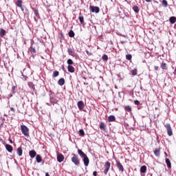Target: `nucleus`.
<instances>
[{"mask_svg":"<svg viewBox=\"0 0 176 176\" xmlns=\"http://www.w3.org/2000/svg\"><path fill=\"white\" fill-rule=\"evenodd\" d=\"M78 153L80 157L82 158L84 166H85V167H87V166H89V163H90V160L89 159V157H87V155L79 148L78 149Z\"/></svg>","mask_w":176,"mask_h":176,"instance_id":"obj_1","label":"nucleus"},{"mask_svg":"<svg viewBox=\"0 0 176 176\" xmlns=\"http://www.w3.org/2000/svg\"><path fill=\"white\" fill-rule=\"evenodd\" d=\"M49 96H50V102H51L52 105H54V104H57V102H58V100L56 98V95H54L53 91H50Z\"/></svg>","mask_w":176,"mask_h":176,"instance_id":"obj_2","label":"nucleus"},{"mask_svg":"<svg viewBox=\"0 0 176 176\" xmlns=\"http://www.w3.org/2000/svg\"><path fill=\"white\" fill-rule=\"evenodd\" d=\"M72 162L75 164V166H77L79 167L80 166V161L79 160V156L76 154H72Z\"/></svg>","mask_w":176,"mask_h":176,"instance_id":"obj_3","label":"nucleus"},{"mask_svg":"<svg viewBox=\"0 0 176 176\" xmlns=\"http://www.w3.org/2000/svg\"><path fill=\"white\" fill-rule=\"evenodd\" d=\"M21 133L22 134H23V135H25V137H28L30 135H29L30 129H28V127H27V126L21 125Z\"/></svg>","mask_w":176,"mask_h":176,"instance_id":"obj_4","label":"nucleus"},{"mask_svg":"<svg viewBox=\"0 0 176 176\" xmlns=\"http://www.w3.org/2000/svg\"><path fill=\"white\" fill-rule=\"evenodd\" d=\"M67 52L69 56H72V57H75V58H78V57H79V55L75 52L74 48H68Z\"/></svg>","mask_w":176,"mask_h":176,"instance_id":"obj_5","label":"nucleus"},{"mask_svg":"<svg viewBox=\"0 0 176 176\" xmlns=\"http://www.w3.org/2000/svg\"><path fill=\"white\" fill-rule=\"evenodd\" d=\"M164 126L166 129L168 135H169V137H171V135H173V129H171V125L167 123L164 125Z\"/></svg>","mask_w":176,"mask_h":176,"instance_id":"obj_6","label":"nucleus"},{"mask_svg":"<svg viewBox=\"0 0 176 176\" xmlns=\"http://www.w3.org/2000/svg\"><path fill=\"white\" fill-rule=\"evenodd\" d=\"M109 168H111V162H105L104 170V175H107L108 174V171H109Z\"/></svg>","mask_w":176,"mask_h":176,"instance_id":"obj_7","label":"nucleus"},{"mask_svg":"<svg viewBox=\"0 0 176 176\" xmlns=\"http://www.w3.org/2000/svg\"><path fill=\"white\" fill-rule=\"evenodd\" d=\"M89 10L92 13H100V8L98 6H90Z\"/></svg>","mask_w":176,"mask_h":176,"instance_id":"obj_8","label":"nucleus"},{"mask_svg":"<svg viewBox=\"0 0 176 176\" xmlns=\"http://www.w3.org/2000/svg\"><path fill=\"white\" fill-rule=\"evenodd\" d=\"M77 105L80 111H83V108L85 107V103L83 102V101H78Z\"/></svg>","mask_w":176,"mask_h":176,"instance_id":"obj_9","label":"nucleus"},{"mask_svg":"<svg viewBox=\"0 0 176 176\" xmlns=\"http://www.w3.org/2000/svg\"><path fill=\"white\" fill-rule=\"evenodd\" d=\"M5 147L6 148V151H8V152H9L10 153H12V152H13V146H12V145L6 144L5 145Z\"/></svg>","mask_w":176,"mask_h":176,"instance_id":"obj_10","label":"nucleus"},{"mask_svg":"<svg viewBox=\"0 0 176 176\" xmlns=\"http://www.w3.org/2000/svg\"><path fill=\"white\" fill-rule=\"evenodd\" d=\"M116 163L117 167H118L119 170L123 173V171H124V168H123V165H122V164L118 160L116 161Z\"/></svg>","mask_w":176,"mask_h":176,"instance_id":"obj_11","label":"nucleus"},{"mask_svg":"<svg viewBox=\"0 0 176 176\" xmlns=\"http://www.w3.org/2000/svg\"><path fill=\"white\" fill-rule=\"evenodd\" d=\"M57 161L58 163L64 162V155L63 154H59L57 155Z\"/></svg>","mask_w":176,"mask_h":176,"instance_id":"obj_12","label":"nucleus"},{"mask_svg":"<svg viewBox=\"0 0 176 176\" xmlns=\"http://www.w3.org/2000/svg\"><path fill=\"white\" fill-rule=\"evenodd\" d=\"M29 155L31 159H34V157L36 156V151H35L34 150H31L30 151H29Z\"/></svg>","mask_w":176,"mask_h":176,"instance_id":"obj_13","label":"nucleus"},{"mask_svg":"<svg viewBox=\"0 0 176 176\" xmlns=\"http://www.w3.org/2000/svg\"><path fill=\"white\" fill-rule=\"evenodd\" d=\"M58 85H59V86H64V85H65V79H64V78H61L58 80Z\"/></svg>","mask_w":176,"mask_h":176,"instance_id":"obj_14","label":"nucleus"},{"mask_svg":"<svg viewBox=\"0 0 176 176\" xmlns=\"http://www.w3.org/2000/svg\"><path fill=\"white\" fill-rule=\"evenodd\" d=\"M100 130H103L104 131H105L106 129H107V125L105 124L104 122H101L99 126Z\"/></svg>","mask_w":176,"mask_h":176,"instance_id":"obj_15","label":"nucleus"},{"mask_svg":"<svg viewBox=\"0 0 176 176\" xmlns=\"http://www.w3.org/2000/svg\"><path fill=\"white\" fill-rule=\"evenodd\" d=\"M67 70H68L71 74H74V72H75V67H74L72 65H68V66H67Z\"/></svg>","mask_w":176,"mask_h":176,"instance_id":"obj_16","label":"nucleus"},{"mask_svg":"<svg viewBox=\"0 0 176 176\" xmlns=\"http://www.w3.org/2000/svg\"><path fill=\"white\" fill-rule=\"evenodd\" d=\"M16 153L18 156H23V148H21V147H19L16 150Z\"/></svg>","mask_w":176,"mask_h":176,"instance_id":"obj_17","label":"nucleus"},{"mask_svg":"<svg viewBox=\"0 0 176 176\" xmlns=\"http://www.w3.org/2000/svg\"><path fill=\"white\" fill-rule=\"evenodd\" d=\"M140 173H142V174H145V173H146V166L143 165L141 166Z\"/></svg>","mask_w":176,"mask_h":176,"instance_id":"obj_18","label":"nucleus"},{"mask_svg":"<svg viewBox=\"0 0 176 176\" xmlns=\"http://www.w3.org/2000/svg\"><path fill=\"white\" fill-rule=\"evenodd\" d=\"M115 120H116V118L115 117V116H109L108 117V122H115Z\"/></svg>","mask_w":176,"mask_h":176,"instance_id":"obj_19","label":"nucleus"},{"mask_svg":"<svg viewBox=\"0 0 176 176\" xmlns=\"http://www.w3.org/2000/svg\"><path fill=\"white\" fill-rule=\"evenodd\" d=\"M78 19H79V21L81 24L85 23V18L83 17V15H82L81 14H80Z\"/></svg>","mask_w":176,"mask_h":176,"instance_id":"obj_20","label":"nucleus"},{"mask_svg":"<svg viewBox=\"0 0 176 176\" xmlns=\"http://www.w3.org/2000/svg\"><path fill=\"white\" fill-rule=\"evenodd\" d=\"M165 162L166 163L168 168H171V162L170 161V159L166 158Z\"/></svg>","mask_w":176,"mask_h":176,"instance_id":"obj_21","label":"nucleus"},{"mask_svg":"<svg viewBox=\"0 0 176 176\" xmlns=\"http://www.w3.org/2000/svg\"><path fill=\"white\" fill-rule=\"evenodd\" d=\"M16 6H18V8H21V6H23V1L16 0Z\"/></svg>","mask_w":176,"mask_h":176,"instance_id":"obj_22","label":"nucleus"},{"mask_svg":"<svg viewBox=\"0 0 176 176\" xmlns=\"http://www.w3.org/2000/svg\"><path fill=\"white\" fill-rule=\"evenodd\" d=\"M133 12H135V13H140V8H138V6H134L133 8H132Z\"/></svg>","mask_w":176,"mask_h":176,"instance_id":"obj_23","label":"nucleus"},{"mask_svg":"<svg viewBox=\"0 0 176 176\" xmlns=\"http://www.w3.org/2000/svg\"><path fill=\"white\" fill-rule=\"evenodd\" d=\"M169 21L170 24H174L176 21V17L175 16H171L169 18Z\"/></svg>","mask_w":176,"mask_h":176,"instance_id":"obj_24","label":"nucleus"},{"mask_svg":"<svg viewBox=\"0 0 176 176\" xmlns=\"http://www.w3.org/2000/svg\"><path fill=\"white\" fill-rule=\"evenodd\" d=\"M154 155L157 157L160 156V150L159 148H155L154 151Z\"/></svg>","mask_w":176,"mask_h":176,"instance_id":"obj_25","label":"nucleus"},{"mask_svg":"<svg viewBox=\"0 0 176 176\" xmlns=\"http://www.w3.org/2000/svg\"><path fill=\"white\" fill-rule=\"evenodd\" d=\"M36 160L37 163H41L42 162V157L40 155H36Z\"/></svg>","mask_w":176,"mask_h":176,"instance_id":"obj_26","label":"nucleus"},{"mask_svg":"<svg viewBox=\"0 0 176 176\" xmlns=\"http://www.w3.org/2000/svg\"><path fill=\"white\" fill-rule=\"evenodd\" d=\"M5 34H6V30L4 29L0 30V36H5Z\"/></svg>","mask_w":176,"mask_h":176,"instance_id":"obj_27","label":"nucleus"},{"mask_svg":"<svg viewBox=\"0 0 176 176\" xmlns=\"http://www.w3.org/2000/svg\"><path fill=\"white\" fill-rule=\"evenodd\" d=\"M60 75V72L58 71H54L52 74V78H57Z\"/></svg>","mask_w":176,"mask_h":176,"instance_id":"obj_28","label":"nucleus"},{"mask_svg":"<svg viewBox=\"0 0 176 176\" xmlns=\"http://www.w3.org/2000/svg\"><path fill=\"white\" fill-rule=\"evenodd\" d=\"M161 68H162V69L167 70V64L162 62L161 63Z\"/></svg>","mask_w":176,"mask_h":176,"instance_id":"obj_29","label":"nucleus"},{"mask_svg":"<svg viewBox=\"0 0 176 176\" xmlns=\"http://www.w3.org/2000/svg\"><path fill=\"white\" fill-rule=\"evenodd\" d=\"M69 36L70 38H74V36H75V32H74V30H70L69 32Z\"/></svg>","mask_w":176,"mask_h":176,"instance_id":"obj_30","label":"nucleus"},{"mask_svg":"<svg viewBox=\"0 0 176 176\" xmlns=\"http://www.w3.org/2000/svg\"><path fill=\"white\" fill-rule=\"evenodd\" d=\"M29 50L31 53H36V50H35V48H34L32 46L30 47Z\"/></svg>","mask_w":176,"mask_h":176,"instance_id":"obj_31","label":"nucleus"},{"mask_svg":"<svg viewBox=\"0 0 176 176\" xmlns=\"http://www.w3.org/2000/svg\"><path fill=\"white\" fill-rule=\"evenodd\" d=\"M162 5L164 8H167L168 6V3L166 0H162Z\"/></svg>","mask_w":176,"mask_h":176,"instance_id":"obj_32","label":"nucleus"},{"mask_svg":"<svg viewBox=\"0 0 176 176\" xmlns=\"http://www.w3.org/2000/svg\"><path fill=\"white\" fill-rule=\"evenodd\" d=\"M67 63L68 65H72L74 64V60L72 59L69 58L67 60Z\"/></svg>","mask_w":176,"mask_h":176,"instance_id":"obj_33","label":"nucleus"},{"mask_svg":"<svg viewBox=\"0 0 176 176\" xmlns=\"http://www.w3.org/2000/svg\"><path fill=\"white\" fill-rule=\"evenodd\" d=\"M102 59L103 60V61H108V55L104 54L102 57Z\"/></svg>","mask_w":176,"mask_h":176,"instance_id":"obj_34","label":"nucleus"},{"mask_svg":"<svg viewBox=\"0 0 176 176\" xmlns=\"http://www.w3.org/2000/svg\"><path fill=\"white\" fill-rule=\"evenodd\" d=\"M33 12H34L35 16H36V17H39V12L37 11L36 9L34 8Z\"/></svg>","mask_w":176,"mask_h":176,"instance_id":"obj_35","label":"nucleus"},{"mask_svg":"<svg viewBox=\"0 0 176 176\" xmlns=\"http://www.w3.org/2000/svg\"><path fill=\"white\" fill-rule=\"evenodd\" d=\"M79 135H80L81 137H83V135H85V131L83 129L79 130Z\"/></svg>","mask_w":176,"mask_h":176,"instance_id":"obj_36","label":"nucleus"},{"mask_svg":"<svg viewBox=\"0 0 176 176\" xmlns=\"http://www.w3.org/2000/svg\"><path fill=\"white\" fill-rule=\"evenodd\" d=\"M125 111H126L127 112H131V107L130 106H126Z\"/></svg>","mask_w":176,"mask_h":176,"instance_id":"obj_37","label":"nucleus"},{"mask_svg":"<svg viewBox=\"0 0 176 176\" xmlns=\"http://www.w3.org/2000/svg\"><path fill=\"white\" fill-rule=\"evenodd\" d=\"M126 58L130 61V60H131V58H133V56H131V54H127L126 55Z\"/></svg>","mask_w":176,"mask_h":176,"instance_id":"obj_38","label":"nucleus"},{"mask_svg":"<svg viewBox=\"0 0 176 176\" xmlns=\"http://www.w3.org/2000/svg\"><path fill=\"white\" fill-rule=\"evenodd\" d=\"M131 74L133 76H135V75H137V69H133L131 71Z\"/></svg>","mask_w":176,"mask_h":176,"instance_id":"obj_39","label":"nucleus"},{"mask_svg":"<svg viewBox=\"0 0 176 176\" xmlns=\"http://www.w3.org/2000/svg\"><path fill=\"white\" fill-rule=\"evenodd\" d=\"M134 104H135V105H140V103L138 100H135Z\"/></svg>","mask_w":176,"mask_h":176,"instance_id":"obj_40","label":"nucleus"},{"mask_svg":"<svg viewBox=\"0 0 176 176\" xmlns=\"http://www.w3.org/2000/svg\"><path fill=\"white\" fill-rule=\"evenodd\" d=\"M154 69L155 71H159V66H154Z\"/></svg>","mask_w":176,"mask_h":176,"instance_id":"obj_41","label":"nucleus"},{"mask_svg":"<svg viewBox=\"0 0 176 176\" xmlns=\"http://www.w3.org/2000/svg\"><path fill=\"white\" fill-rule=\"evenodd\" d=\"M31 89L32 90H35V85H32V87H31Z\"/></svg>","mask_w":176,"mask_h":176,"instance_id":"obj_42","label":"nucleus"},{"mask_svg":"<svg viewBox=\"0 0 176 176\" xmlns=\"http://www.w3.org/2000/svg\"><path fill=\"white\" fill-rule=\"evenodd\" d=\"M93 175L94 176H97V171H94L93 172Z\"/></svg>","mask_w":176,"mask_h":176,"instance_id":"obj_43","label":"nucleus"},{"mask_svg":"<svg viewBox=\"0 0 176 176\" xmlns=\"http://www.w3.org/2000/svg\"><path fill=\"white\" fill-rule=\"evenodd\" d=\"M19 8L22 10V12H24V8L23 7V6H21V7H19Z\"/></svg>","mask_w":176,"mask_h":176,"instance_id":"obj_44","label":"nucleus"},{"mask_svg":"<svg viewBox=\"0 0 176 176\" xmlns=\"http://www.w3.org/2000/svg\"><path fill=\"white\" fill-rule=\"evenodd\" d=\"M87 54H88V56H91V53H89V51H86Z\"/></svg>","mask_w":176,"mask_h":176,"instance_id":"obj_45","label":"nucleus"},{"mask_svg":"<svg viewBox=\"0 0 176 176\" xmlns=\"http://www.w3.org/2000/svg\"><path fill=\"white\" fill-rule=\"evenodd\" d=\"M12 91H14V90H16V87L13 86V87H12Z\"/></svg>","mask_w":176,"mask_h":176,"instance_id":"obj_46","label":"nucleus"},{"mask_svg":"<svg viewBox=\"0 0 176 176\" xmlns=\"http://www.w3.org/2000/svg\"><path fill=\"white\" fill-rule=\"evenodd\" d=\"M10 111H12V112H14V111H15V110H14V108L11 107V108H10Z\"/></svg>","mask_w":176,"mask_h":176,"instance_id":"obj_47","label":"nucleus"},{"mask_svg":"<svg viewBox=\"0 0 176 176\" xmlns=\"http://www.w3.org/2000/svg\"><path fill=\"white\" fill-rule=\"evenodd\" d=\"M146 2H152V0H145Z\"/></svg>","mask_w":176,"mask_h":176,"instance_id":"obj_48","label":"nucleus"},{"mask_svg":"<svg viewBox=\"0 0 176 176\" xmlns=\"http://www.w3.org/2000/svg\"><path fill=\"white\" fill-rule=\"evenodd\" d=\"M45 176H50V175H49V173H46Z\"/></svg>","mask_w":176,"mask_h":176,"instance_id":"obj_49","label":"nucleus"},{"mask_svg":"<svg viewBox=\"0 0 176 176\" xmlns=\"http://www.w3.org/2000/svg\"><path fill=\"white\" fill-rule=\"evenodd\" d=\"M10 144H13V141L12 140H10Z\"/></svg>","mask_w":176,"mask_h":176,"instance_id":"obj_50","label":"nucleus"},{"mask_svg":"<svg viewBox=\"0 0 176 176\" xmlns=\"http://www.w3.org/2000/svg\"><path fill=\"white\" fill-rule=\"evenodd\" d=\"M34 21H36V17H34Z\"/></svg>","mask_w":176,"mask_h":176,"instance_id":"obj_51","label":"nucleus"},{"mask_svg":"<svg viewBox=\"0 0 176 176\" xmlns=\"http://www.w3.org/2000/svg\"><path fill=\"white\" fill-rule=\"evenodd\" d=\"M22 76H23V78H27V76H24L23 74H22Z\"/></svg>","mask_w":176,"mask_h":176,"instance_id":"obj_52","label":"nucleus"},{"mask_svg":"<svg viewBox=\"0 0 176 176\" xmlns=\"http://www.w3.org/2000/svg\"><path fill=\"white\" fill-rule=\"evenodd\" d=\"M164 155L167 157V153L164 152Z\"/></svg>","mask_w":176,"mask_h":176,"instance_id":"obj_53","label":"nucleus"},{"mask_svg":"<svg viewBox=\"0 0 176 176\" xmlns=\"http://www.w3.org/2000/svg\"><path fill=\"white\" fill-rule=\"evenodd\" d=\"M140 89H141V90H142V86H140Z\"/></svg>","mask_w":176,"mask_h":176,"instance_id":"obj_54","label":"nucleus"},{"mask_svg":"<svg viewBox=\"0 0 176 176\" xmlns=\"http://www.w3.org/2000/svg\"><path fill=\"white\" fill-rule=\"evenodd\" d=\"M175 72H176V67H175Z\"/></svg>","mask_w":176,"mask_h":176,"instance_id":"obj_55","label":"nucleus"},{"mask_svg":"<svg viewBox=\"0 0 176 176\" xmlns=\"http://www.w3.org/2000/svg\"><path fill=\"white\" fill-rule=\"evenodd\" d=\"M10 97H12V95H10Z\"/></svg>","mask_w":176,"mask_h":176,"instance_id":"obj_56","label":"nucleus"},{"mask_svg":"<svg viewBox=\"0 0 176 176\" xmlns=\"http://www.w3.org/2000/svg\"><path fill=\"white\" fill-rule=\"evenodd\" d=\"M63 69H64V66H63Z\"/></svg>","mask_w":176,"mask_h":176,"instance_id":"obj_57","label":"nucleus"}]
</instances>
